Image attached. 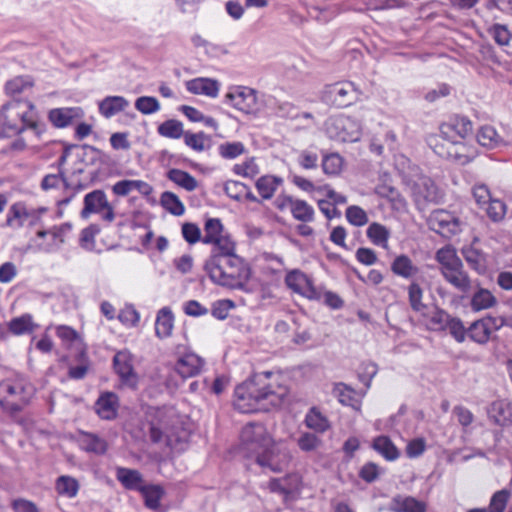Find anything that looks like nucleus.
Here are the masks:
<instances>
[{
	"mask_svg": "<svg viewBox=\"0 0 512 512\" xmlns=\"http://www.w3.org/2000/svg\"><path fill=\"white\" fill-rule=\"evenodd\" d=\"M280 378L279 374L264 371L238 385L234 391L235 409L241 413H253L279 407L288 395V388Z\"/></svg>",
	"mask_w": 512,
	"mask_h": 512,
	"instance_id": "obj_1",
	"label": "nucleus"
},
{
	"mask_svg": "<svg viewBox=\"0 0 512 512\" xmlns=\"http://www.w3.org/2000/svg\"><path fill=\"white\" fill-rule=\"evenodd\" d=\"M26 129L40 137L46 126L38 121L35 105L29 100L12 99L0 108V136L13 137Z\"/></svg>",
	"mask_w": 512,
	"mask_h": 512,
	"instance_id": "obj_2",
	"label": "nucleus"
},
{
	"mask_svg": "<svg viewBox=\"0 0 512 512\" xmlns=\"http://www.w3.org/2000/svg\"><path fill=\"white\" fill-rule=\"evenodd\" d=\"M204 269L214 283L232 289H242L250 278L249 267L237 255L210 256Z\"/></svg>",
	"mask_w": 512,
	"mask_h": 512,
	"instance_id": "obj_3",
	"label": "nucleus"
},
{
	"mask_svg": "<svg viewBox=\"0 0 512 512\" xmlns=\"http://www.w3.org/2000/svg\"><path fill=\"white\" fill-rule=\"evenodd\" d=\"M436 261L440 265L442 277L456 290L467 294L473 287L472 279L465 270L456 249L451 245L440 248L435 255Z\"/></svg>",
	"mask_w": 512,
	"mask_h": 512,
	"instance_id": "obj_4",
	"label": "nucleus"
},
{
	"mask_svg": "<svg viewBox=\"0 0 512 512\" xmlns=\"http://www.w3.org/2000/svg\"><path fill=\"white\" fill-rule=\"evenodd\" d=\"M33 389L22 377L7 378L0 382V407L9 413L21 411L30 401Z\"/></svg>",
	"mask_w": 512,
	"mask_h": 512,
	"instance_id": "obj_5",
	"label": "nucleus"
},
{
	"mask_svg": "<svg viewBox=\"0 0 512 512\" xmlns=\"http://www.w3.org/2000/svg\"><path fill=\"white\" fill-rule=\"evenodd\" d=\"M429 145L437 155L458 165H465L471 162L477 155V151L473 146L458 140L441 142L438 137H430Z\"/></svg>",
	"mask_w": 512,
	"mask_h": 512,
	"instance_id": "obj_6",
	"label": "nucleus"
},
{
	"mask_svg": "<svg viewBox=\"0 0 512 512\" xmlns=\"http://www.w3.org/2000/svg\"><path fill=\"white\" fill-rule=\"evenodd\" d=\"M272 440V437L262 423H248L241 431V449L247 457L256 458L260 453L268 449Z\"/></svg>",
	"mask_w": 512,
	"mask_h": 512,
	"instance_id": "obj_7",
	"label": "nucleus"
},
{
	"mask_svg": "<svg viewBox=\"0 0 512 512\" xmlns=\"http://www.w3.org/2000/svg\"><path fill=\"white\" fill-rule=\"evenodd\" d=\"M326 132L331 139L355 142L361 136V124L351 116L339 115L327 120Z\"/></svg>",
	"mask_w": 512,
	"mask_h": 512,
	"instance_id": "obj_8",
	"label": "nucleus"
},
{
	"mask_svg": "<svg viewBox=\"0 0 512 512\" xmlns=\"http://www.w3.org/2000/svg\"><path fill=\"white\" fill-rule=\"evenodd\" d=\"M83 209L80 216L87 219L91 214H101L103 221L111 223L115 219V212L108 202L107 196L103 190L97 189L85 195L83 200Z\"/></svg>",
	"mask_w": 512,
	"mask_h": 512,
	"instance_id": "obj_9",
	"label": "nucleus"
},
{
	"mask_svg": "<svg viewBox=\"0 0 512 512\" xmlns=\"http://www.w3.org/2000/svg\"><path fill=\"white\" fill-rule=\"evenodd\" d=\"M358 90L350 81L337 82L326 85L322 99L331 105L342 108L352 104L358 96Z\"/></svg>",
	"mask_w": 512,
	"mask_h": 512,
	"instance_id": "obj_10",
	"label": "nucleus"
},
{
	"mask_svg": "<svg viewBox=\"0 0 512 512\" xmlns=\"http://www.w3.org/2000/svg\"><path fill=\"white\" fill-rule=\"evenodd\" d=\"M226 103L244 114H255L259 110L257 93L254 89L238 86L225 95Z\"/></svg>",
	"mask_w": 512,
	"mask_h": 512,
	"instance_id": "obj_11",
	"label": "nucleus"
},
{
	"mask_svg": "<svg viewBox=\"0 0 512 512\" xmlns=\"http://www.w3.org/2000/svg\"><path fill=\"white\" fill-rule=\"evenodd\" d=\"M428 225L431 230L443 237L449 238L461 231L462 222L451 212L439 209L430 214Z\"/></svg>",
	"mask_w": 512,
	"mask_h": 512,
	"instance_id": "obj_12",
	"label": "nucleus"
},
{
	"mask_svg": "<svg viewBox=\"0 0 512 512\" xmlns=\"http://www.w3.org/2000/svg\"><path fill=\"white\" fill-rule=\"evenodd\" d=\"M255 460L261 467L268 468L272 472H281L288 466L290 455L286 449H282L272 441L268 449L260 453Z\"/></svg>",
	"mask_w": 512,
	"mask_h": 512,
	"instance_id": "obj_13",
	"label": "nucleus"
},
{
	"mask_svg": "<svg viewBox=\"0 0 512 512\" xmlns=\"http://www.w3.org/2000/svg\"><path fill=\"white\" fill-rule=\"evenodd\" d=\"M505 323L501 317H484L474 321L467 329V336L474 342L484 345L486 344L493 331L499 330Z\"/></svg>",
	"mask_w": 512,
	"mask_h": 512,
	"instance_id": "obj_14",
	"label": "nucleus"
},
{
	"mask_svg": "<svg viewBox=\"0 0 512 512\" xmlns=\"http://www.w3.org/2000/svg\"><path fill=\"white\" fill-rule=\"evenodd\" d=\"M113 365L121 383L135 389L138 385L139 377L134 369L132 354L126 350L117 352L113 358Z\"/></svg>",
	"mask_w": 512,
	"mask_h": 512,
	"instance_id": "obj_15",
	"label": "nucleus"
},
{
	"mask_svg": "<svg viewBox=\"0 0 512 512\" xmlns=\"http://www.w3.org/2000/svg\"><path fill=\"white\" fill-rule=\"evenodd\" d=\"M285 283L294 292L310 300H321L322 289L314 286L312 280L300 271L289 272L285 277Z\"/></svg>",
	"mask_w": 512,
	"mask_h": 512,
	"instance_id": "obj_16",
	"label": "nucleus"
},
{
	"mask_svg": "<svg viewBox=\"0 0 512 512\" xmlns=\"http://www.w3.org/2000/svg\"><path fill=\"white\" fill-rule=\"evenodd\" d=\"M473 131L472 122L466 117H453L449 121L441 124L440 135L437 136L439 140H457L465 138Z\"/></svg>",
	"mask_w": 512,
	"mask_h": 512,
	"instance_id": "obj_17",
	"label": "nucleus"
},
{
	"mask_svg": "<svg viewBox=\"0 0 512 512\" xmlns=\"http://www.w3.org/2000/svg\"><path fill=\"white\" fill-rule=\"evenodd\" d=\"M413 196L417 205L426 203H438L442 194L434 181L430 178H421L413 188Z\"/></svg>",
	"mask_w": 512,
	"mask_h": 512,
	"instance_id": "obj_18",
	"label": "nucleus"
},
{
	"mask_svg": "<svg viewBox=\"0 0 512 512\" xmlns=\"http://www.w3.org/2000/svg\"><path fill=\"white\" fill-rule=\"evenodd\" d=\"M83 116L84 111L80 107L54 108L48 113L49 121L56 128H65Z\"/></svg>",
	"mask_w": 512,
	"mask_h": 512,
	"instance_id": "obj_19",
	"label": "nucleus"
},
{
	"mask_svg": "<svg viewBox=\"0 0 512 512\" xmlns=\"http://www.w3.org/2000/svg\"><path fill=\"white\" fill-rule=\"evenodd\" d=\"M488 417L498 426H507L512 424V404L507 400L493 401L488 410Z\"/></svg>",
	"mask_w": 512,
	"mask_h": 512,
	"instance_id": "obj_20",
	"label": "nucleus"
},
{
	"mask_svg": "<svg viewBox=\"0 0 512 512\" xmlns=\"http://www.w3.org/2000/svg\"><path fill=\"white\" fill-rule=\"evenodd\" d=\"M76 442L82 450L97 455H103L108 448V444L105 439L101 438L97 434L85 431H79L77 433Z\"/></svg>",
	"mask_w": 512,
	"mask_h": 512,
	"instance_id": "obj_21",
	"label": "nucleus"
},
{
	"mask_svg": "<svg viewBox=\"0 0 512 512\" xmlns=\"http://www.w3.org/2000/svg\"><path fill=\"white\" fill-rule=\"evenodd\" d=\"M185 86L192 94L205 95L211 98L217 97L220 90V84L217 80L203 77L189 80Z\"/></svg>",
	"mask_w": 512,
	"mask_h": 512,
	"instance_id": "obj_22",
	"label": "nucleus"
},
{
	"mask_svg": "<svg viewBox=\"0 0 512 512\" xmlns=\"http://www.w3.org/2000/svg\"><path fill=\"white\" fill-rule=\"evenodd\" d=\"M204 365V360L194 353H186L178 359L175 365L176 372L183 378L197 375Z\"/></svg>",
	"mask_w": 512,
	"mask_h": 512,
	"instance_id": "obj_23",
	"label": "nucleus"
},
{
	"mask_svg": "<svg viewBox=\"0 0 512 512\" xmlns=\"http://www.w3.org/2000/svg\"><path fill=\"white\" fill-rule=\"evenodd\" d=\"M118 406V396L113 392H105L97 399L95 410L102 419L112 420L117 415Z\"/></svg>",
	"mask_w": 512,
	"mask_h": 512,
	"instance_id": "obj_24",
	"label": "nucleus"
},
{
	"mask_svg": "<svg viewBox=\"0 0 512 512\" xmlns=\"http://www.w3.org/2000/svg\"><path fill=\"white\" fill-rule=\"evenodd\" d=\"M391 271L405 279H413L420 273L419 267L404 254L395 257L391 263Z\"/></svg>",
	"mask_w": 512,
	"mask_h": 512,
	"instance_id": "obj_25",
	"label": "nucleus"
},
{
	"mask_svg": "<svg viewBox=\"0 0 512 512\" xmlns=\"http://www.w3.org/2000/svg\"><path fill=\"white\" fill-rule=\"evenodd\" d=\"M129 101L123 96H107L99 102V112L105 118H111L129 107Z\"/></svg>",
	"mask_w": 512,
	"mask_h": 512,
	"instance_id": "obj_26",
	"label": "nucleus"
},
{
	"mask_svg": "<svg viewBox=\"0 0 512 512\" xmlns=\"http://www.w3.org/2000/svg\"><path fill=\"white\" fill-rule=\"evenodd\" d=\"M388 509L391 512H426V506L423 502L410 496L403 497L400 495L392 498Z\"/></svg>",
	"mask_w": 512,
	"mask_h": 512,
	"instance_id": "obj_27",
	"label": "nucleus"
},
{
	"mask_svg": "<svg viewBox=\"0 0 512 512\" xmlns=\"http://www.w3.org/2000/svg\"><path fill=\"white\" fill-rule=\"evenodd\" d=\"M461 253L468 265L478 273H484L487 266V259L485 253L473 247L465 246L461 249Z\"/></svg>",
	"mask_w": 512,
	"mask_h": 512,
	"instance_id": "obj_28",
	"label": "nucleus"
},
{
	"mask_svg": "<svg viewBox=\"0 0 512 512\" xmlns=\"http://www.w3.org/2000/svg\"><path fill=\"white\" fill-rule=\"evenodd\" d=\"M117 480L129 490H140L143 485V478L139 471L124 467L116 469Z\"/></svg>",
	"mask_w": 512,
	"mask_h": 512,
	"instance_id": "obj_29",
	"label": "nucleus"
},
{
	"mask_svg": "<svg viewBox=\"0 0 512 512\" xmlns=\"http://www.w3.org/2000/svg\"><path fill=\"white\" fill-rule=\"evenodd\" d=\"M174 316L168 307H163L157 313L155 334L159 338H167L172 334Z\"/></svg>",
	"mask_w": 512,
	"mask_h": 512,
	"instance_id": "obj_30",
	"label": "nucleus"
},
{
	"mask_svg": "<svg viewBox=\"0 0 512 512\" xmlns=\"http://www.w3.org/2000/svg\"><path fill=\"white\" fill-rule=\"evenodd\" d=\"M332 393L341 404L350 406L356 410L360 409V401L356 398L355 390L346 384H335Z\"/></svg>",
	"mask_w": 512,
	"mask_h": 512,
	"instance_id": "obj_31",
	"label": "nucleus"
},
{
	"mask_svg": "<svg viewBox=\"0 0 512 512\" xmlns=\"http://www.w3.org/2000/svg\"><path fill=\"white\" fill-rule=\"evenodd\" d=\"M167 178L189 192L194 191L198 187V182L195 177L180 169H170L167 172Z\"/></svg>",
	"mask_w": 512,
	"mask_h": 512,
	"instance_id": "obj_32",
	"label": "nucleus"
},
{
	"mask_svg": "<svg viewBox=\"0 0 512 512\" xmlns=\"http://www.w3.org/2000/svg\"><path fill=\"white\" fill-rule=\"evenodd\" d=\"M283 182L282 178L265 175L256 181V188L261 197L265 200L271 199L279 185Z\"/></svg>",
	"mask_w": 512,
	"mask_h": 512,
	"instance_id": "obj_33",
	"label": "nucleus"
},
{
	"mask_svg": "<svg viewBox=\"0 0 512 512\" xmlns=\"http://www.w3.org/2000/svg\"><path fill=\"white\" fill-rule=\"evenodd\" d=\"M476 138L479 145L488 149L496 148L502 142L501 136L497 133L496 129L490 125L482 126L478 130Z\"/></svg>",
	"mask_w": 512,
	"mask_h": 512,
	"instance_id": "obj_34",
	"label": "nucleus"
},
{
	"mask_svg": "<svg viewBox=\"0 0 512 512\" xmlns=\"http://www.w3.org/2000/svg\"><path fill=\"white\" fill-rule=\"evenodd\" d=\"M30 213L26 206L22 202H17L11 205L9 208L6 225L9 227L20 228L24 225L26 219H28Z\"/></svg>",
	"mask_w": 512,
	"mask_h": 512,
	"instance_id": "obj_35",
	"label": "nucleus"
},
{
	"mask_svg": "<svg viewBox=\"0 0 512 512\" xmlns=\"http://www.w3.org/2000/svg\"><path fill=\"white\" fill-rule=\"evenodd\" d=\"M373 448L381 454L386 460H396L400 453L391 439L387 436H378L373 441Z\"/></svg>",
	"mask_w": 512,
	"mask_h": 512,
	"instance_id": "obj_36",
	"label": "nucleus"
},
{
	"mask_svg": "<svg viewBox=\"0 0 512 512\" xmlns=\"http://www.w3.org/2000/svg\"><path fill=\"white\" fill-rule=\"evenodd\" d=\"M33 86L34 81L30 76H17L7 81L4 89L7 95L16 97L31 89Z\"/></svg>",
	"mask_w": 512,
	"mask_h": 512,
	"instance_id": "obj_37",
	"label": "nucleus"
},
{
	"mask_svg": "<svg viewBox=\"0 0 512 512\" xmlns=\"http://www.w3.org/2000/svg\"><path fill=\"white\" fill-rule=\"evenodd\" d=\"M290 212L294 219L303 223L312 222L315 216L314 208L301 199H295Z\"/></svg>",
	"mask_w": 512,
	"mask_h": 512,
	"instance_id": "obj_38",
	"label": "nucleus"
},
{
	"mask_svg": "<svg viewBox=\"0 0 512 512\" xmlns=\"http://www.w3.org/2000/svg\"><path fill=\"white\" fill-rule=\"evenodd\" d=\"M305 424L318 433H323L330 428L328 419L315 407L311 408L306 414Z\"/></svg>",
	"mask_w": 512,
	"mask_h": 512,
	"instance_id": "obj_39",
	"label": "nucleus"
},
{
	"mask_svg": "<svg viewBox=\"0 0 512 512\" xmlns=\"http://www.w3.org/2000/svg\"><path fill=\"white\" fill-rule=\"evenodd\" d=\"M496 302L489 290L481 288L472 296L470 305L473 311H481L493 307Z\"/></svg>",
	"mask_w": 512,
	"mask_h": 512,
	"instance_id": "obj_40",
	"label": "nucleus"
},
{
	"mask_svg": "<svg viewBox=\"0 0 512 512\" xmlns=\"http://www.w3.org/2000/svg\"><path fill=\"white\" fill-rule=\"evenodd\" d=\"M366 233L373 244L387 248L390 232L385 226L374 222L368 227Z\"/></svg>",
	"mask_w": 512,
	"mask_h": 512,
	"instance_id": "obj_41",
	"label": "nucleus"
},
{
	"mask_svg": "<svg viewBox=\"0 0 512 512\" xmlns=\"http://www.w3.org/2000/svg\"><path fill=\"white\" fill-rule=\"evenodd\" d=\"M162 207L175 216H181L185 212V207L178 196L172 192H164L160 197Z\"/></svg>",
	"mask_w": 512,
	"mask_h": 512,
	"instance_id": "obj_42",
	"label": "nucleus"
},
{
	"mask_svg": "<svg viewBox=\"0 0 512 512\" xmlns=\"http://www.w3.org/2000/svg\"><path fill=\"white\" fill-rule=\"evenodd\" d=\"M139 491L142 492L145 499V505L157 510L160 507V500L163 496V489L157 485H144Z\"/></svg>",
	"mask_w": 512,
	"mask_h": 512,
	"instance_id": "obj_43",
	"label": "nucleus"
},
{
	"mask_svg": "<svg viewBox=\"0 0 512 512\" xmlns=\"http://www.w3.org/2000/svg\"><path fill=\"white\" fill-rule=\"evenodd\" d=\"M150 439L154 443H164L167 447L174 449L180 441L179 436L163 431L159 427L152 425L150 428Z\"/></svg>",
	"mask_w": 512,
	"mask_h": 512,
	"instance_id": "obj_44",
	"label": "nucleus"
},
{
	"mask_svg": "<svg viewBox=\"0 0 512 512\" xmlns=\"http://www.w3.org/2000/svg\"><path fill=\"white\" fill-rule=\"evenodd\" d=\"M56 491L62 496L73 498L77 495L78 482L70 476H60L55 485Z\"/></svg>",
	"mask_w": 512,
	"mask_h": 512,
	"instance_id": "obj_45",
	"label": "nucleus"
},
{
	"mask_svg": "<svg viewBox=\"0 0 512 512\" xmlns=\"http://www.w3.org/2000/svg\"><path fill=\"white\" fill-rule=\"evenodd\" d=\"M223 234V225L217 218H210L204 225V236L202 242L212 244L218 237Z\"/></svg>",
	"mask_w": 512,
	"mask_h": 512,
	"instance_id": "obj_46",
	"label": "nucleus"
},
{
	"mask_svg": "<svg viewBox=\"0 0 512 512\" xmlns=\"http://www.w3.org/2000/svg\"><path fill=\"white\" fill-rule=\"evenodd\" d=\"M158 133L167 138L178 139L184 135L183 124L180 121L170 119L158 126Z\"/></svg>",
	"mask_w": 512,
	"mask_h": 512,
	"instance_id": "obj_47",
	"label": "nucleus"
},
{
	"mask_svg": "<svg viewBox=\"0 0 512 512\" xmlns=\"http://www.w3.org/2000/svg\"><path fill=\"white\" fill-rule=\"evenodd\" d=\"M214 245L210 256H230L235 254V244L229 236L221 235L213 243Z\"/></svg>",
	"mask_w": 512,
	"mask_h": 512,
	"instance_id": "obj_48",
	"label": "nucleus"
},
{
	"mask_svg": "<svg viewBox=\"0 0 512 512\" xmlns=\"http://www.w3.org/2000/svg\"><path fill=\"white\" fill-rule=\"evenodd\" d=\"M511 492L508 489H502L495 492L490 500L488 512H504L510 500Z\"/></svg>",
	"mask_w": 512,
	"mask_h": 512,
	"instance_id": "obj_49",
	"label": "nucleus"
},
{
	"mask_svg": "<svg viewBox=\"0 0 512 512\" xmlns=\"http://www.w3.org/2000/svg\"><path fill=\"white\" fill-rule=\"evenodd\" d=\"M8 328L11 333L15 335H21L29 333L33 330L32 317L28 314L12 319Z\"/></svg>",
	"mask_w": 512,
	"mask_h": 512,
	"instance_id": "obj_50",
	"label": "nucleus"
},
{
	"mask_svg": "<svg viewBox=\"0 0 512 512\" xmlns=\"http://www.w3.org/2000/svg\"><path fill=\"white\" fill-rule=\"evenodd\" d=\"M219 155L224 159H235L245 153L242 142H225L218 147Z\"/></svg>",
	"mask_w": 512,
	"mask_h": 512,
	"instance_id": "obj_51",
	"label": "nucleus"
},
{
	"mask_svg": "<svg viewBox=\"0 0 512 512\" xmlns=\"http://www.w3.org/2000/svg\"><path fill=\"white\" fill-rule=\"evenodd\" d=\"M293 477L274 478L269 482V489L272 492L279 493L287 499L293 492L294 486L291 484Z\"/></svg>",
	"mask_w": 512,
	"mask_h": 512,
	"instance_id": "obj_52",
	"label": "nucleus"
},
{
	"mask_svg": "<svg viewBox=\"0 0 512 512\" xmlns=\"http://www.w3.org/2000/svg\"><path fill=\"white\" fill-rule=\"evenodd\" d=\"M487 32L500 46H507L510 42L511 33L505 25L493 24L487 29Z\"/></svg>",
	"mask_w": 512,
	"mask_h": 512,
	"instance_id": "obj_53",
	"label": "nucleus"
},
{
	"mask_svg": "<svg viewBox=\"0 0 512 512\" xmlns=\"http://www.w3.org/2000/svg\"><path fill=\"white\" fill-rule=\"evenodd\" d=\"M297 445L304 452H312L322 445V440L313 433L305 432L297 439Z\"/></svg>",
	"mask_w": 512,
	"mask_h": 512,
	"instance_id": "obj_54",
	"label": "nucleus"
},
{
	"mask_svg": "<svg viewBox=\"0 0 512 512\" xmlns=\"http://www.w3.org/2000/svg\"><path fill=\"white\" fill-rule=\"evenodd\" d=\"M183 137L185 144L191 149L197 152H202L206 149L205 142L208 140V137L205 133H192L190 131H186Z\"/></svg>",
	"mask_w": 512,
	"mask_h": 512,
	"instance_id": "obj_55",
	"label": "nucleus"
},
{
	"mask_svg": "<svg viewBox=\"0 0 512 512\" xmlns=\"http://www.w3.org/2000/svg\"><path fill=\"white\" fill-rule=\"evenodd\" d=\"M135 108L142 114L148 115L160 109L159 101L155 97L141 96L135 101Z\"/></svg>",
	"mask_w": 512,
	"mask_h": 512,
	"instance_id": "obj_56",
	"label": "nucleus"
},
{
	"mask_svg": "<svg viewBox=\"0 0 512 512\" xmlns=\"http://www.w3.org/2000/svg\"><path fill=\"white\" fill-rule=\"evenodd\" d=\"M408 297L410 306L414 311L420 312L425 308V304L422 302L423 290L416 282H412L408 286Z\"/></svg>",
	"mask_w": 512,
	"mask_h": 512,
	"instance_id": "obj_57",
	"label": "nucleus"
},
{
	"mask_svg": "<svg viewBox=\"0 0 512 512\" xmlns=\"http://www.w3.org/2000/svg\"><path fill=\"white\" fill-rule=\"evenodd\" d=\"M343 160L339 154L332 153L324 156L322 169L327 175H336L341 171Z\"/></svg>",
	"mask_w": 512,
	"mask_h": 512,
	"instance_id": "obj_58",
	"label": "nucleus"
},
{
	"mask_svg": "<svg viewBox=\"0 0 512 512\" xmlns=\"http://www.w3.org/2000/svg\"><path fill=\"white\" fill-rule=\"evenodd\" d=\"M377 194L381 197L388 198L396 208H402L405 205V200L401 194L392 186L380 185L376 188Z\"/></svg>",
	"mask_w": 512,
	"mask_h": 512,
	"instance_id": "obj_59",
	"label": "nucleus"
},
{
	"mask_svg": "<svg viewBox=\"0 0 512 512\" xmlns=\"http://www.w3.org/2000/svg\"><path fill=\"white\" fill-rule=\"evenodd\" d=\"M60 183H63L65 188L70 187V183L65 178L63 170H59L58 174H48L41 181V188L45 191L57 188Z\"/></svg>",
	"mask_w": 512,
	"mask_h": 512,
	"instance_id": "obj_60",
	"label": "nucleus"
},
{
	"mask_svg": "<svg viewBox=\"0 0 512 512\" xmlns=\"http://www.w3.org/2000/svg\"><path fill=\"white\" fill-rule=\"evenodd\" d=\"M486 212L488 217L494 221H501L506 214V205L498 199H491L487 204Z\"/></svg>",
	"mask_w": 512,
	"mask_h": 512,
	"instance_id": "obj_61",
	"label": "nucleus"
},
{
	"mask_svg": "<svg viewBox=\"0 0 512 512\" xmlns=\"http://www.w3.org/2000/svg\"><path fill=\"white\" fill-rule=\"evenodd\" d=\"M224 191L231 199L240 201L243 198V193L247 192V185L239 181L228 180L224 184Z\"/></svg>",
	"mask_w": 512,
	"mask_h": 512,
	"instance_id": "obj_62",
	"label": "nucleus"
},
{
	"mask_svg": "<svg viewBox=\"0 0 512 512\" xmlns=\"http://www.w3.org/2000/svg\"><path fill=\"white\" fill-rule=\"evenodd\" d=\"M450 317L444 310L436 309L429 317V327L432 330H445Z\"/></svg>",
	"mask_w": 512,
	"mask_h": 512,
	"instance_id": "obj_63",
	"label": "nucleus"
},
{
	"mask_svg": "<svg viewBox=\"0 0 512 512\" xmlns=\"http://www.w3.org/2000/svg\"><path fill=\"white\" fill-rule=\"evenodd\" d=\"M446 329L449 330V333L457 342L462 343L465 341L467 336V329L464 327L460 319L450 317Z\"/></svg>",
	"mask_w": 512,
	"mask_h": 512,
	"instance_id": "obj_64",
	"label": "nucleus"
}]
</instances>
